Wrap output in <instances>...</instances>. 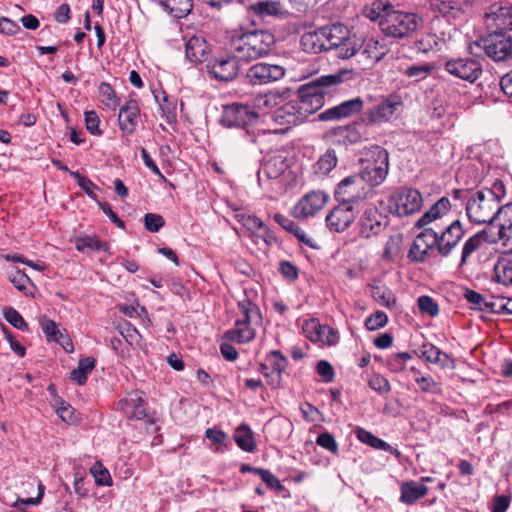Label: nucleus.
<instances>
[{
	"label": "nucleus",
	"mask_w": 512,
	"mask_h": 512,
	"mask_svg": "<svg viewBox=\"0 0 512 512\" xmlns=\"http://www.w3.org/2000/svg\"><path fill=\"white\" fill-rule=\"evenodd\" d=\"M253 472L260 476L261 480L272 490H283V485L279 479L267 469H253Z\"/></svg>",
	"instance_id": "0e129e2a"
},
{
	"label": "nucleus",
	"mask_w": 512,
	"mask_h": 512,
	"mask_svg": "<svg viewBox=\"0 0 512 512\" xmlns=\"http://www.w3.org/2000/svg\"><path fill=\"white\" fill-rule=\"evenodd\" d=\"M341 82L342 75L338 73L318 77L301 86L297 97L292 99L301 122L322 108L325 94L330 93Z\"/></svg>",
	"instance_id": "f03ea898"
},
{
	"label": "nucleus",
	"mask_w": 512,
	"mask_h": 512,
	"mask_svg": "<svg viewBox=\"0 0 512 512\" xmlns=\"http://www.w3.org/2000/svg\"><path fill=\"white\" fill-rule=\"evenodd\" d=\"M419 357L443 369H455L456 367L455 360L432 343H424L421 345L419 348Z\"/></svg>",
	"instance_id": "a878e982"
},
{
	"label": "nucleus",
	"mask_w": 512,
	"mask_h": 512,
	"mask_svg": "<svg viewBox=\"0 0 512 512\" xmlns=\"http://www.w3.org/2000/svg\"><path fill=\"white\" fill-rule=\"evenodd\" d=\"M436 243V231L432 228L425 229L414 239L408 252V258L413 262H424L436 248Z\"/></svg>",
	"instance_id": "a211bd4d"
},
{
	"label": "nucleus",
	"mask_w": 512,
	"mask_h": 512,
	"mask_svg": "<svg viewBox=\"0 0 512 512\" xmlns=\"http://www.w3.org/2000/svg\"><path fill=\"white\" fill-rule=\"evenodd\" d=\"M337 164V157L334 151H327L322 155L314 165L316 174L325 176L329 174Z\"/></svg>",
	"instance_id": "49530a36"
},
{
	"label": "nucleus",
	"mask_w": 512,
	"mask_h": 512,
	"mask_svg": "<svg viewBox=\"0 0 512 512\" xmlns=\"http://www.w3.org/2000/svg\"><path fill=\"white\" fill-rule=\"evenodd\" d=\"M270 120L274 125L280 127L274 129L275 133H285L291 126L302 123L298 118L297 109L292 100L284 104L281 103L273 110L270 114Z\"/></svg>",
	"instance_id": "4be33fe9"
},
{
	"label": "nucleus",
	"mask_w": 512,
	"mask_h": 512,
	"mask_svg": "<svg viewBox=\"0 0 512 512\" xmlns=\"http://www.w3.org/2000/svg\"><path fill=\"white\" fill-rule=\"evenodd\" d=\"M369 387L379 394H387L391 390V385L387 378L379 373H373L368 380Z\"/></svg>",
	"instance_id": "4d7b16f0"
},
{
	"label": "nucleus",
	"mask_w": 512,
	"mask_h": 512,
	"mask_svg": "<svg viewBox=\"0 0 512 512\" xmlns=\"http://www.w3.org/2000/svg\"><path fill=\"white\" fill-rule=\"evenodd\" d=\"M388 53V47L384 41H379L374 38L366 39L363 42L360 56H363L367 64H374L379 62Z\"/></svg>",
	"instance_id": "c85d7f7f"
},
{
	"label": "nucleus",
	"mask_w": 512,
	"mask_h": 512,
	"mask_svg": "<svg viewBox=\"0 0 512 512\" xmlns=\"http://www.w3.org/2000/svg\"><path fill=\"white\" fill-rule=\"evenodd\" d=\"M325 34L323 28L306 32L301 37V46L304 51L309 53H320L326 51Z\"/></svg>",
	"instance_id": "2f4dec72"
},
{
	"label": "nucleus",
	"mask_w": 512,
	"mask_h": 512,
	"mask_svg": "<svg viewBox=\"0 0 512 512\" xmlns=\"http://www.w3.org/2000/svg\"><path fill=\"white\" fill-rule=\"evenodd\" d=\"M464 236V229L459 220L452 221L441 232L436 231L437 243L436 249L441 256H448L458 245Z\"/></svg>",
	"instance_id": "6ab92c4d"
},
{
	"label": "nucleus",
	"mask_w": 512,
	"mask_h": 512,
	"mask_svg": "<svg viewBox=\"0 0 512 512\" xmlns=\"http://www.w3.org/2000/svg\"><path fill=\"white\" fill-rule=\"evenodd\" d=\"M41 327L49 340L59 343L67 352L73 351V344L58 329L56 323L49 319L41 321Z\"/></svg>",
	"instance_id": "e433bc0d"
},
{
	"label": "nucleus",
	"mask_w": 512,
	"mask_h": 512,
	"mask_svg": "<svg viewBox=\"0 0 512 512\" xmlns=\"http://www.w3.org/2000/svg\"><path fill=\"white\" fill-rule=\"evenodd\" d=\"M303 332L310 341L321 346H335L339 342L338 331L328 325L320 324L315 318L305 321Z\"/></svg>",
	"instance_id": "f3484780"
},
{
	"label": "nucleus",
	"mask_w": 512,
	"mask_h": 512,
	"mask_svg": "<svg viewBox=\"0 0 512 512\" xmlns=\"http://www.w3.org/2000/svg\"><path fill=\"white\" fill-rule=\"evenodd\" d=\"M287 359L278 351H271L267 357V364L262 365V373L271 378V384L278 386L281 381V373L286 368Z\"/></svg>",
	"instance_id": "bb28decb"
},
{
	"label": "nucleus",
	"mask_w": 512,
	"mask_h": 512,
	"mask_svg": "<svg viewBox=\"0 0 512 512\" xmlns=\"http://www.w3.org/2000/svg\"><path fill=\"white\" fill-rule=\"evenodd\" d=\"M423 25V19L416 13L394 10L393 6L380 21V30L384 35L403 39L411 36Z\"/></svg>",
	"instance_id": "20e7f679"
},
{
	"label": "nucleus",
	"mask_w": 512,
	"mask_h": 512,
	"mask_svg": "<svg viewBox=\"0 0 512 512\" xmlns=\"http://www.w3.org/2000/svg\"><path fill=\"white\" fill-rule=\"evenodd\" d=\"M90 473L95 479V484L98 486H111L112 478L109 471L103 466L101 462H96L90 468Z\"/></svg>",
	"instance_id": "864d4df0"
},
{
	"label": "nucleus",
	"mask_w": 512,
	"mask_h": 512,
	"mask_svg": "<svg viewBox=\"0 0 512 512\" xmlns=\"http://www.w3.org/2000/svg\"><path fill=\"white\" fill-rule=\"evenodd\" d=\"M233 438L237 446L245 452H253L256 449L253 431L246 424H241L235 429Z\"/></svg>",
	"instance_id": "4c0bfd02"
},
{
	"label": "nucleus",
	"mask_w": 512,
	"mask_h": 512,
	"mask_svg": "<svg viewBox=\"0 0 512 512\" xmlns=\"http://www.w3.org/2000/svg\"><path fill=\"white\" fill-rule=\"evenodd\" d=\"M236 217L238 221L251 232H256L258 230H264L267 232V226L255 215L237 214Z\"/></svg>",
	"instance_id": "13d9d810"
},
{
	"label": "nucleus",
	"mask_w": 512,
	"mask_h": 512,
	"mask_svg": "<svg viewBox=\"0 0 512 512\" xmlns=\"http://www.w3.org/2000/svg\"><path fill=\"white\" fill-rule=\"evenodd\" d=\"M389 207L399 217L413 215L423 207L422 194L415 188L401 187L390 196Z\"/></svg>",
	"instance_id": "9d476101"
},
{
	"label": "nucleus",
	"mask_w": 512,
	"mask_h": 512,
	"mask_svg": "<svg viewBox=\"0 0 512 512\" xmlns=\"http://www.w3.org/2000/svg\"><path fill=\"white\" fill-rule=\"evenodd\" d=\"M466 215L474 224L491 223L494 219L507 218L512 213V204L500 205V198L491 189L472 193L465 204Z\"/></svg>",
	"instance_id": "7ed1b4c3"
},
{
	"label": "nucleus",
	"mask_w": 512,
	"mask_h": 512,
	"mask_svg": "<svg viewBox=\"0 0 512 512\" xmlns=\"http://www.w3.org/2000/svg\"><path fill=\"white\" fill-rule=\"evenodd\" d=\"M238 307L243 317L236 321L234 328L225 332L224 337L237 343H247L255 337L251 324H258L261 321V314L259 308L249 299L240 300Z\"/></svg>",
	"instance_id": "423d86ee"
},
{
	"label": "nucleus",
	"mask_w": 512,
	"mask_h": 512,
	"mask_svg": "<svg viewBox=\"0 0 512 512\" xmlns=\"http://www.w3.org/2000/svg\"><path fill=\"white\" fill-rule=\"evenodd\" d=\"M276 39L272 32L265 29L239 28L230 32L231 51L240 60L250 62L269 55Z\"/></svg>",
	"instance_id": "f257e3e1"
},
{
	"label": "nucleus",
	"mask_w": 512,
	"mask_h": 512,
	"mask_svg": "<svg viewBox=\"0 0 512 512\" xmlns=\"http://www.w3.org/2000/svg\"><path fill=\"white\" fill-rule=\"evenodd\" d=\"M257 116V113L248 105L234 103L224 107L221 123L228 128H244Z\"/></svg>",
	"instance_id": "aec40b11"
},
{
	"label": "nucleus",
	"mask_w": 512,
	"mask_h": 512,
	"mask_svg": "<svg viewBox=\"0 0 512 512\" xmlns=\"http://www.w3.org/2000/svg\"><path fill=\"white\" fill-rule=\"evenodd\" d=\"M465 299L471 305H473V307L476 309H479V310L491 309L492 310V302H487L480 293H478L474 290H467L465 292Z\"/></svg>",
	"instance_id": "69168bd1"
},
{
	"label": "nucleus",
	"mask_w": 512,
	"mask_h": 512,
	"mask_svg": "<svg viewBox=\"0 0 512 512\" xmlns=\"http://www.w3.org/2000/svg\"><path fill=\"white\" fill-rule=\"evenodd\" d=\"M434 66L431 63L414 64L401 69V73L415 82L426 79L433 71Z\"/></svg>",
	"instance_id": "37998d69"
},
{
	"label": "nucleus",
	"mask_w": 512,
	"mask_h": 512,
	"mask_svg": "<svg viewBox=\"0 0 512 512\" xmlns=\"http://www.w3.org/2000/svg\"><path fill=\"white\" fill-rule=\"evenodd\" d=\"M285 76L284 67L277 64L259 62L248 68L247 82L251 85H265L279 81Z\"/></svg>",
	"instance_id": "2eb2a0df"
},
{
	"label": "nucleus",
	"mask_w": 512,
	"mask_h": 512,
	"mask_svg": "<svg viewBox=\"0 0 512 512\" xmlns=\"http://www.w3.org/2000/svg\"><path fill=\"white\" fill-rule=\"evenodd\" d=\"M403 109L402 97L389 94L380 99L365 112L366 122L371 126H379L396 120Z\"/></svg>",
	"instance_id": "0eeeda50"
},
{
	"label": "nucleus",
	"mask_w": 512,
	"mask_h": 512,
	"mask_svg": "<svg viewBox=\"0 0 512 512\" xmlns=\"http://www.w3.org/2000/svg\"><path fill=\"white\" fill-rule=\"evenodd\" d=\"M485 25L490 33L512 30V4L495 3L485 14Z\"/></svg>",
	"instance_id": "ddd939ff"
},
{
	"label": "nucleus",
	"mask_w": 512,
	"mask_h": 512,
	"mask_svg": "<svg viewBox=\"0 0 512 512\" xmlns=\"http://www.w3.org/2000/svg\"><path fill=\"white\" fill-rule=\"evenodd\" d=\"M362 165V171L358 175L370 187H377L388 176L389 154L386 149L373 145L365 150Z\"/></svg>",
	"instance_id": "39448f33"
},
{
	"label": "nucleus",
	"mask_w": 512,
	"mask_h": 512,
	"mask_svg": "<svg viewBox=\"0 0 512 512\" xmlns=\"http://www.w3.org/2000/svg\"><path fill=\"white\" fill-rule=\"evenodd\" d=\"M371 296L378 304L387 309H392L396 305L394 293L385 285H373Z\"/></svg>",
	"instance_id": "ea45409f"
},
{
	"label": "nucleus",
	"mask_w": 512,
	"mask_h": 512,
	"mask_svg": "<svg viewBox=\"0 0 512 512\" xmlns=\"http://www.w3.org/2000/svg\"><path fill=\"white\" fill-rule=\"evenodd\" d=\"M96 364V361L92 357H86L79 361L77 368L73 369L70 373V377L79 385L85 384L88 374L92 372Z\"/></svg>",
	"instance_id": "a19ab883"
},
{
	"label": "nucleus",
	"mask_w": 512,
	"mask_h": 512,
	"mask_svg": "<svg viewBox=\"0 0 512 512\" xmlns=\"http://www.w3.org/2000/svg\"><path fill=\"white\" fill-rule=\"evenodd\" d=\"M329 200V194L322 190H312L303 195L292 209L295 218L306 219L321 211Z\"/></svg>",
	"instance_id": "f8f14e48"
},
{
	"label": "nucleus",
	"mask_w": 512,
	"mask_h": 512,
	"mask_svg": "<svg viewBox=\"0 0 512 512\" xmlns=\"http://www.w3.org/2000/svg\"><path fill=\"white\" fill-rule=\"evenodd\" d=\"M356 212L353 205L341 203L334 207L326 216V225L331 231L343 232L355 220Z\"/></svg>",
	"instance_id": "412c9836"
},
{
	"label": "nucleus",
	"mask_w": 512,
	"mask_h": 512,
	"mask_svg": "<svg viewBox=\"0 0 512 512\" xmlns=\"http://www.w3.org/2000/svg\"><path fill=\"white\" fill-rule=\"evenodd\" d=\"M444 67L452 76L469 82L476 81L482 73L481 64L472 58H450Z\"/></svg>",
	"instance_id": "dca6fc26"
},
{
	"label": "nucleus",
	"mask_w": 512,
	"mask_h": 512,
	"mask_svg": "<svg viewBox=\"0 0 512 512\" xmlns=\"http://www.w3.org/2000/svg\"><path fill=\"white\" fill-rule=\"evenodd\" d=\"M364 183L358 174L344 178L335 189L336 199L352 205L353 202L367 198L371 191L364 187Z\"/></svg>",
	"instance_id": "4468645a"
},
{
	"label": "nucleus",
	"mask_w": 512,
	"mask_h": 512,
	"mask_svg": "<svg viewBox=\"0 0 512 512\" xmlns=\"http://www.w3.org/2000/svg\"><path fill=\"white\" fill-rule=\"evenodd\" d=\"M494 279L504 286L512 285V254L505 253L494 266Z\"/></svg>",
	"instance_id": "72a5a7b5"
},
{
	"label": "nucleus",
	"mask_w": 512,
	"mask_h": 512,
	"mask_svg": "<svg viewBox=\"0 0 512 512\" xmlns=\"http://www.w3.org/2000/svg\"><path fill=\"white\" fill-rule=\"evenodd\" d=\"M485 242L484 233H476L471 236L463 245L460 265H465L470 255L476 252Z\"/></svg>",
	"instance_id": "a18cd8bd"
},
{
	"label": "nucleus",
	"mask_w": 512,
	"mask_h": 512,
	"mask_svg": "<svg viewBox=\"0 0 512 512\" xmlns=\"http://www.w3.org/2000/svg\"><path fill=\"white\" fill-rule=\"evenodd\" d=\"M282 102L283 96L277 91L259 95L256 98V106L259 110L277 108Z\"/></svg>",
	"instance_id": "09e8293b"
},
{
	"label": "nucleus",
	"mask_w": 512,
	"mask_h": 512,
	"mask_svg": "<svg viewBox=\"0 0 512 512\" xmlns=\"http://www.w3.org/2000/svg\"><path fill=\"white\" fill-rule=\"evenodd\" d=\"M498 240L502 245L508 247L509 253L512 254V219L510 215L500 221Z\"/></svg>",
	"instance_id": "8fccbe9b"
},
{
	"label": "nucleus",
	"mask_w": 512,
	"mask_h": 512,
	"mask_svg": "<svg viewBox=\"0 0 512 512\" xmlns=\"http://www.w3.org/2000/svg\"><path fill=\"white\" fill-rule=\"evenodd\" d=\"M388 322V316L383 311H376L365 320V326L370 331L378 330L384 327Z\"/></svg>",
	"instance_id": "e2e57ef3"
},
{
	"label": "nucleus",
	"mask_w": 512,
	"mask_h": 512,
	"mask_svg": "<svg viewBox=\"0 0 512 512\" xmlns=\"http://www.w3.org/2000/svg\"><path fill=\"white\" fill-rule=\"evenodd\" d=\"M54 406L56 413L64 422L71 424L76 421L75 410L69 403L60 398H56Z\"/></svg>",
	"instance_id": "6e6d98bb"
},
{
	"label": "nucleus",
	"mask_w": 512,
	"mask_h": 512,
	"mask_svg": "<svg viewBox=\"0 0 512 512\" xmlns=\"http://www.w3.org/2000/svg\"><path fill=\"white\" fill-rule=\"evenodd\" d=\"M431 6L449 18H457L462 13L459 3L454 0H431Z\"/></svg>",
	"instance_id": "c03bdc74"
},
{
	"label": "nucleus",
	"mask_w": 512,
	"mask_h": 512,
	"mask_svg": "<svg viewBox=\"0 0 512 512\" xmlns=\"http://www.w3.org/2000/svg\"><path fill=\"white\" fill-rule=\"evenodd\" d=\"M386 226L385 217L374 206H368L360 218V235L370 238L378 235Z\"/></svg>",
	"instance_id": "b1692460"
},
{
	"label": "nucleus",
	"mask_w": 512,
	"mask_h": 512,
	"mask_svg": "<svg viewBox=\"0 0 512 512\" xmlns=\"http://www.w3.org/2000/svg\"><path fill=\"white\" fill-rule=\"evenodd\" d=\"M391 6L392 5L388 1L375 0L371 4V7L367 10L366 15L371 20H378L380 22L384 15L389 12Z\"/></svg>",
	"instance_id": "5fc2aeb1"
},
{
	"label": "nucleus",
	"mask_w": 512,
	"mask_h": 512,
	"mask_svg": "<svg viewBox=\"0 0 512 512\" xmlns=\"http://www.w3.org/2000/svg\"><path fill=\"white\" fill-rule=\"evenodd\" d=\"M252 11L261 16H283L286 11L279 0H262L251 5Z\"/></svg>",
	"instance_id": "c9c22d12"
},
{
	"label": "nucleus",
	"mask_w": 512,
	"mask_h": 512,
	"mask_svg": "<svg viewBox=\"0 0 512 512\" xmlns=\"http://www.w3.org/2000/svg\"><path fill=\"white\" fill-rule=\"evenodd\" d=\"M322 28L327 50L336 49L337 56L342 59H348L356 54L358 41L355 36H351L346 26L334 23Z\"/></svg>",
	"instance_id": "6e6552de"
},
{
	"label": "nucleus",
	"mask_w": 512,
	"mask_h": 512,
	"mask_svg": "<svg viewBox=\"0 0 512 512\" xmlns=\"http://www.w3.org/2000/svg\"><path fill=\"white\" fill-rule=\"evenodd\" d=\"M412 357L408 352L394 353L387 359V366L393 372H400L405 369V364Z\"/></svg>",
	"instance_id": "bf43d9fd"
},
{
	"label": "nucleus",
	"mask_w": 512,
	"mask_h": 512,
	"mask_svg": "<svg viewBox=\"0 0 512 512\" xmlns=\"http://www.w3.org/2000/svg\"><path fill=\"white\" fill-rule=\"evenodd\" d=\"M164 224L165 221L159 214L147 213L144 216V226L150 232H158Z\"/></svg>",
	"instance_id": "774afa93"
},
{
	"label": "nucleus",
	"mask_w": 512,
	"mask_h": 512,
	"mask_svg": "<svg viewBox=\"0 0 512 512\" xmlns=\"http://www.w3.org/2000/svg\"><path fill=\"white\" fill-rule=\"evenodd\" d=\"M475 48L482 49L495 62L512 60V37L499 33H490L469 47L472 54H477Z\"/></svg>",
	"instance_id": "1a4fd4ad"
},
{
	"label": "nucleus",
	"mask_w": 512,
	"mask_h": 512,
	"mask_svg": "<svg viewBox=\"0 0 512 512\" xmlns=\"http://www.w3.org/2000/svg\"><path fill=\"white\" fill-rule=\"evenodd\" d=\"M120 407L130 419L140 420L146 417L143 400L136 392L129 394L124 400L120 401Z\"/></svg>",
	"instance_id": "c756f323"
},
{
	"label": "nucleus",
	"mask_w": 512,
	"mask_h": 512,
	"mask_svg": "<svg viewBox=\"0 0 512 512\" xmlns=\"http://www.w3.org/2000/svg\"><path fill=\"white\" fill-rule=\"evenodd\" d=\"M8 277L14 287L21 292H25L28 285L31 283L30 278L20 270L11 272Z\"/></svg>",
	"instance_id": "338daca9"
},
{
	"label": "nucleus",
	"mask_w": 512,
	"mask_h": 512,
	"mask_svg": "<svg viewBox=\"0 0 512 512\" xmlns=\"http://www.w3.org/2000/svg\"><path fill=\"white\" fill-rule=\"evenodd\" d=\"M76 249L80 252H85L87 250L98 251V250H107V245L105 243H101L98 239L91 236L79 237L76 239Z\"/></svg>",
	"instance_id": "3c124183"
},
{
	"label": "nucleus",
	"mask_w": 512,
	"mask_h": 512,
	"mask_svg": "<svg viewBox=\"0 0 512 512\" xmlns=\"http://www.w3.org/2000/svg\"><path fill=\"white\" fill-rule=\"evenodd\" d=\"M274 220L286 231L293 233L300 241L308 243L307 235L293 220L283 214L276 213Z\"/></svg>",
	"instance_id": "de8ad7c7"
},
{
	"label": "nucleus",
	"mask_w": 512,
	"mask_h": 512,
	"mask_svg": "<svg viewBox=\"0 0 512 512\" xmlns=\"http://www.w3.org/2000/svg\"><path fill=\"white\" fill-rule=\"evenodd\" d=\"M451 209L449 198H440L428 211H426L417 221L418 227H424L433 221L445 216Z\"/></svg>",
	"instance_id": "7c9ffc66"
},
{
	"label": "nucleus",
	"mask_w": 512,
	"mask_h": 512,
	"mask_svg": "<svg viewBox=\"0 0 512 512\" xmlns=\"http://www.w3.org/2000/svg\"><path fill=\"white\" fill-rule=\"evenodd\" d=\"M356 436L360 442L367 444L372 448L390 452L398 459L401 457V452L397 448L392 447L389 443L363 428L356 429Z\"/></svg>",
	"instance_id": "473e14b6"
},
{
	"label": "nucleus",
	"mask_w": 512,
	"mask_h": 512,
	"mask_svg": "<svg viewBox=\"0 0 512 512\" xmlns=\"http://www.w3.org/2000/svg\"><path fill=\"white\" fill-rule=\"evenodd\" d=\"M162 4L176 18L187 16L193 7L192 0H162Z\"/></svg>",
	"instance_id": "79ce46f5"
},
{
	"label": "nucleus",
	"mask_w": 512,
	"mask_h": 512,
	"mask_svg": "<svg viewBox=\"0 0 512 512\" xmlns=\"http://www.w3.org/2000/svg\"><path fill=\"white\" fill-rule=\"evenodd\" d=\"M427 492L428 488L422 483H417L415 481L404 482L401 485L400 500L407 505H412L417 500L424 497Z\"/></svg>",
	"instance_id": "f704fd0d"
},
{
	"label": "nucleus",
	"mask_w": 512,
	"mask_h": 512,
	"mask_svg": "<svg viewBox=\"0 0 512 512\" xmlns=\"http://www.w3.org/2000/svg\"><path fill=\"white\" fill-rule=\"evenodd\" d=\"M287 167L285 158L282 155H275L263 164L260 173L270 179H276L286 171Z\"/></svg>",
	"instance_id": "58836bf2"
},
{
	"label": "nucleus",
	"mask_w": 512,
	"mask_h": 512,
	"mask_svg": "<svg viewBox=\"0 0 512 512\" xmlns=\"http://www.w3.org/2000/svg\"><path fill=\"white\" fill-rule=\"evenodd\" d=\"M140 118V107L136 100H129L119 110L118 124L125 135H132Z\"/></svg>",
	"instance_id": "393cba45"
},
{
	"label": "nucleus",
	"mask_w": 512,
	"mask_h": 512,
	"mask_svg": "<svg viewBox=\"0 0 512 512\" xmlns=\"http://www.w3.org/2000/svg\"><path fill=\"white\" fill-rule=\"evenodd\" d=\"M417 304L422 314H426L430 317H435L439 313L438 304L434 301L433 298L429 296H420L417 300Z\"/></svg>",
	"instance_id": "052dcab7"
},
{
	"label": "nucleus",
	"mask_w": 512,
	"mask_h": 512,
	"mask_svg": "<svg viewBox=\"0 0 512 512\" xmlns=\"http://www.w3.org/2000/svg\"><path fill=\"white\" fill-rule=\"evenodd\" d=\"M363 107V100L360 97H355L321 112L318 115V120L324 122L339 121L360 113Z\"/></svg>",
	"instance_id": "5701e85b"
},
{
	"label": "nucleus",
	"mask_w": 512,
	"mask_h": 512,
	"mask_svg": "<svg viewBox=\"0 0 512 512\" xmlns=\"http://www.w3.org/2000/svg\"><path fill=\"white\" fill-rule=\"evenodd\" d=\"M239 57L233 55H220L208 61L206 67L208 73L218 81H231L237 77L240 71Z\"/></svg>",
	"instance_id": "9b49d317"
},
{
	"label": "nucleus",
	"mask_w": 512,
	"mask_h": 512,
	"mask_svg": "<svg viewBox=\"0 0 512 512\" xmlns=\"http://www.w3.org/2000/svg\"><path fill=\"white\" fill-rule=\"evenodd\" d=\"M4 318L15 328L21 331L28 330V324L25 322L20 313L12 307H8L4 310Z\"/></svg>",
	"instance_id": "680f3d73"
},
{
	"label": "nucleus",
	"mask_w": 512,
	"mask_h": 512,
	"mask_svg": "<svg viewBox=\"0 0 512 512\" xmlns=\"http://www.w3.org/2000/svg\"><path fill=\"white\" fill-rule=\"evenodd\" d=\"M209 46L206 40L200 36L191 37L185 46L186 58L194 63H202L207 60Z\"/></svg>",
	"instance_id": "cd10ccee"
},
{
	"label": "nucleus",
	"mask_w": 512,
	"mask_h": 512,
	"mask_svg": "<svg viewBox=\"0 0 512 512\" xmlns=\"http://www.w3.org/2000/svg\"><path fill=\"white\" fill-rule=\"evenodd\" d=\"M101 102L108 108L114 110L119 105L115 91L108 83H101L99 87Z\"/></svg>",
	"instance_id": "603ef678"
}]
</instances>
